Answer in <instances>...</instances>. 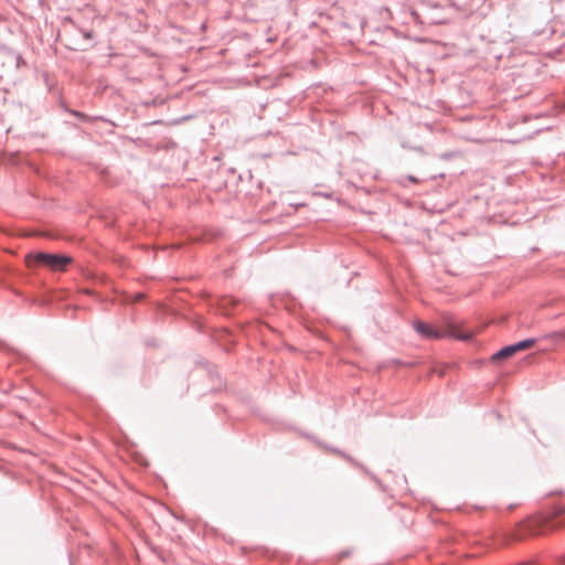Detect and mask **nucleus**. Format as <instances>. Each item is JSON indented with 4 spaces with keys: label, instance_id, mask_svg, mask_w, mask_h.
<instances>
[{
    "label": "nucleus",
    "instance_id": "nucleus-4",
    "mask_svg": "<svg viewBox=\"0 0 565 565\" xmlns=\"http://www.w3.org/2000/svg\"><path fill=\"white\" fill-rule=\"evenodd\" d=\"M535 343H536L535 339H526V340L520 341L513 345L515 348V351L520 352V351L532 348Z\"/></svg>",
    "mask_w": 565,
    "mask_h": 565
},
{
    "label": "nucleus",
    "instance_id": "nucleus-5",
    "mask_svg": "<svg viewBox=\"0 0 565 565\" xmlns=\"http://www.w3.org/2000/svg\"><path fill=\"white\" fill-rule=\"evenodd\" d=\"M451 335L454 338H457V339H460V340H468L471 338V333H468V332H461L457 329H452L451 330Z\"/></svg>",
    "mask_w": 565,
    "mask_h": 565
},
{
    "label": "nucleus",
    "instance_id": "nucleus-1",
    "mask_svg": "<svg viewBox=\"0 0 565 565\" xmlns=\"http://www.w3.org/2000/svg\"><path fill=\"white\" fill-rule=\"evenodd\" d=\"M25 263L30 268L43 266L53 271H64L72 263V258L66 255L38 253L34 255H26Z\"/></svg>",
    "mask_w": 565,
    "mask_h": 565
},
{
    "label": "nucleus",
    "instance_id": "nucleus-2",
    "mask_svg": "<svg viewBox=\"0 0 565 565\" xmlns=\"http://www.w3.org/2000/svg\"><path fill=\"white\" fill-rule=\"evenodd\" d=\"M414 328L418 333L428 339H438L441 337L437 330L423 321L415 322Z\"/></svg>",
    "mask_w": 565,
    "mask_h": 565
},
{
    "label": "nucleus",
    "instance_id": "nucleus-6",
    "mask_svg": "<svg viewBox=\"0 0 565 565\" xmlns=\"http://www.w3.org/2000/svg\"><path fill=\"white\" fill-rule=\"evenodd\" d=\"M85 36H86V38H90V36H92V34H90V33H86V34H85Z\"/></svg>",
    "mask_w": 565,
    "mask_h": 565
},
{
    "label": "nucleus",
    "instance_id": "nucleus-3",
    "mask_svg": "<svg viewBox=\"0 0 565 565\" xmlns=\"http://www.w3.org/2000/svg\"><path fill=\"white\" fill-rule=\"evenodd\" d=\"M516 351H515V348L514 345H509V347H505L503 349H501L499 352H497L493 356H492V360L493 361H497V360H504V359H508L510 356H512L513 354H515Z\"/></svg>",
    "mask_w": 565,
    "mask_h": 565
}]
</instances>
